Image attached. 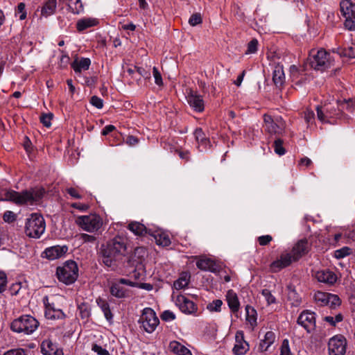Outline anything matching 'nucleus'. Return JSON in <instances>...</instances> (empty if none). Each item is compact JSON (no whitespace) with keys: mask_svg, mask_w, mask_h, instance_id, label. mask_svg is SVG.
<instances>
[{"mask_svg":"<svg viewBox=\"0 0 355 355\" xmlns=\"http://www.w3.org/2000/svg\"><path fill=\"white\" fill-rule=\"evenodd\" d=\"M67 192L69 193L72 198L76 199H80L81 195L79 194L78 191L75 188H68L67 189Z\"/></svg>","mask_w":355,"mask_h":355,"instance_id":"nucleus-61","label":"nucleus"},{"mask_svg":"<svg viewBox=\"0 0 355 355\" xmlns=\"http://www.w3.org/2000/svg\"><path fill=\"white\" fill-rule=\"evenodd\" d=\"M125 142L128 145L133 146L138 144L139 139L133 135H129L127 137Z\"/></svg>","mask_w":355,"mask_h":355,"instance_id":"nucleus-63","label":"nucleus"},{"mask_svg":"<svg viewBox=\"0 0 355 355\" xmlns=\"http://www.w3.org/2000/svg\"><path fill=\"white\" fill-rule=\"evenodd\" d=\"M223 302L220 300H215L207 306V309L211 311L219 312L221 309Z\"/></svg>","mask_w":355,"mask_h":355,"instance_id":"nucleus-42","label":"nucleus"},{"mask_svg":"<svg viewBox=\"0 0 355 355\" xmlns=\"http://www.w3.org/2000/svg\"><path fill=\"white\" fill-rule=\"evenodd\" d=\"M272 240L270 235H264L258 237V241L260 245H266Z\"/></svg>","mask_w":355,"mask_h":355,"instance_id":"nucleus-58","label":"nucleus"},{"mask_svg":"<svg viewBox=\"0 0 355 355\" xmlns=\"http://www.w3.org/2000/svg\"><path fill=\"white\" fill-rule=\"evenodd\" d=\"M195 139L198 144V148L202 147V149L200 150H207L210 148L211 142L209 138H207L202 131V128H198L194 131Z\"/></svg>","mask_w":355,"mask_h":355,"instance_id":"nucleus-23","label":"nucleus"},{"mask_svg":"<svg viewBox=\"0 0 355 355\" xmlns=\"http://www.w3.org/2000/svg\"><path fill=\"white\" fill-rule=\"evenodd\" d=\"M236 343L233 347L235 355H244L249 350V345L244 340V334L242 331H239L235 336Z\"/></svg>","mask_w":355,"mask_h":355,"instance_id":"nucleus-19","label":"nucleus"},{"mask_svg":"<svg viewBox=\"0 0 355 355\" xmlns=\"http://www.w3.org/2000/svg\"><path fill=\"white\" fill-rule=\"evenodd\" d=\"M189 282V277L186 274L182 275L173 283V286L176 290H180L187 287Z\"/></svg>","mask_w":355,"mask_h":355,"instance_id":"nucleus-38","label":"nucleus"},{"mask_svg":"<svg viewBox=\"0 0 355 355\" xmlns=\"http://www.w3.org/2000/svg\"><path fill=\"white\" fill-rule=\"evenodd\" d=\"M311 248V245L306 239H302L296 242L291 252V254L295 259L298 261L303 256L306 254Z\"/></svg>","mask_w":355,"mask_h":355,"instance_id":"nucleus-17","label":"nucleus"},{"mask_svg":"<svg viewBox=\"0 0 355 355\" xmlns=\"http://www.w3.org/2000/svg\"><path fill=\"white\" fill-rule=\"evenodd\" d=\"M280 355H294L291 351L288 339H284L282 341L280 347Z\"/></svg>","mask_w":355,"mask_h":355,"instance_id":"nucleus-45","label":"nucleus"},{"mask_svg":"<svg viewBox=\"0 0 355 355\" xmlns=\"http://www.w3.org/2000/svg\"><path fill=\"white\" fill-rule=\"evenodd\" d=\"M175 304L179 307L180 310L186 314H191L196 309V305L193 302L189 300L183 295H178L175 299Z\"/></svg>","mask_w":355,"mask_h":355,"instance_id":"nucleus-18","label":"nucleus"},{"mask_svg":"<svg viewBox=\"0 0 355 355\" xmlns=\"http://www.w3.org/2000/svg\"><path fill=\"white\" fill-rule=\"evenodd\" d=\"M314 277L318 282L330 285L334 284L337 280L336 275L329 269L316 271Z\"/></svg>","mask_w":355,"mask_h":355,"instance_id":"nucleus-20","label":"nucleus"},{"mask_svg":"<svg viewBox=\"0 0 355 355\" xmlns=\"http://www.w3.org/2000/svg\"><path fill=\"white\" fill-rule=\"evenodd\" d=\"M156 243L164 247L168 246L171 244V239L166 233H157L155 235Z\"/></svg>","mask_w":355,"mask_h":355,"instance_id":"nucleus-37","label":"nucleus"},{"mask_svg":"<svg viewBox=\"0 0 355 355\" xmlns=\"http://www.w3.org/2000/svg\"><path fill=\"white\" fill-rule=\"evenodd\" d=\"M43 303L45 306V317L51 320H60L65 318V314L60 309H55L54 304L49 302V297H43Z\"/></svg>","mask_w":355,"mask_h":355,"instance_id":"nucleus-15","label":"nucleus"},{"mask_svg":"<svg viewBox=\"0 0 355 355\" xmlns=\"http://www.w3.org/2000/svg\"><path fill=\"white\" fill-rule=\"evenodd\" d=\"M296 261L291 252H284L279 257L272 261L270 265V270L273 272L280 271L282 269L289 266L293 262Z\"/></svg>","mask_w":355,"mask_h":355,"instance_id":"nucleus-14","label":"nucleus"},{"mask_svg":"<svg viewBox=\"0 0 355 355\" xmlns=\"http://www.w3.org/2000/svg\"><path fill=\"white\" fill-rule=\"evenodd\" d=\"M168 347L173 353L177 355H192L188 348L176 340L171 341Z\"/></svg>","mask_w":355,"mask_h":355,"instance_id":"nucleus-27","label":"nucleus"},{"mask_svg":"<svg viewBox=\"0 0 355 355\" xmlns=\"http://www.w3.org/2000/svg\"><path fill=\"white\" fill-rule=\"evenodd\" d=\"M139 322L141 327L148 333L153 332L159 321L155 312L151 308H145L139 318Z\"/></svg>","mask_w":355,"mask_h":355,"instance_id":"nucleus-8","label":"nucleus"},{"mask_svg":"<svg viewBox=\"0 0 355 355\" xmlns=\"http://www.w3.org/2000/svg\"><path fill=\"white\" fill-rule=\"evenodd\" d=\"M44 193L43 188H35L22 192L8 190L5 191L3 198L0 197V200H9L18 205H33L43 198Z\"/></svg>","mask_w":355,"mask_h":355,"instance_id":"nucleus-2","label":"nucleus"},{"mask_svg":"<svg viewBox=\"0 0 355 355\" xmlns=\"http://www.w3.org/2000/svg\"><path fill=\"white\" fill-rule=\"evenodd\" d=\"M90 64L91 60L89 58H82L80 60H75L71 64V67L74 71L78 73H80L83 70H87Z\"/></svg>","mask_w":355,"mask_h":355,"instance_id":"nucleus-29","label":"nucleus"},{"mask_svg":"<svg viewBox=\"0 0 355 355\" xmlns=\"http://www.w3.org/2000/svg\"><path fill=\"white\" fill-rule=\"evenodd\" d=\"M128 228L133 232L135 235L141 236L147 234V228L144 225L139 223V222H132L130 223Z\"/></svg>","mask_w":355,"mask_h":355,"instance_id":"nucleus-32","label":"nucleus"},{"mask_svg":"<svg viewBox=\"0 0 355 355\" xmlns=\"http://www.w3.org/2000/svg\"><path fill=\"white\" fill-rule=\"evenodd\" d=\"M67 246L55 245L46 248L44 250V254L47 259L53 260L61 257L67 252Z\"/></svg>","mask_w":355,"mask_h":355,"instance_id":"nucleus-22","label":"nucleus"},{"mask_svg":"<svg viewBox=\"0 0 355 355\" xmlns=\"http://www.w3.org/2000/svg\"><path fill=\"white\" fill-rule=\"evenodd\" d=\"M78 310L80 316L82 319H88L91 315V308L90 306L85 302H83L78 305Z\"/></svg>","mask_w":355,"mask_h":355,"instance_id":"nucleus-39","label":"nucleus"},{"mask_svg":"<svg viewBox=\"0 0 355 355\" xmlns=\"http://www.w3.org/2000/svg\"><path fill=\"white\" fill-rule=\"evenodd\" d=\"M97 20L95 19H83L78 21L76 28L78 31H83L88 28L94 26L97 24Z\"/></svg>","mask_w":355,"mask_h":355,"instance_id":"nucleus-33","label":"nucleus"},{"mask_svg":"<svg viewBox=\"0 0 355 355\" xmlns=\"http://www.w3.org/2000/svg\"><path fill=\"white\" fill-rule=\"evenodd\" d=\"M202 21L200 13L193 14L189 19V23L191 26H194L201 24Z\"/></svg>","mask_w":355,"mask_h":355,"instance_id":"nucleus-49","label":"nucleus"},{"mask_svg":"<svg viewBox=\"0 0 355 355\" xmlns=\"http://www.w3.org/2000/svg\"><path fill=\"white\" fill-rule=\"evenodd\" d=\"M261 294L265 297L268 304H271L276 302V298L272 295L270 291L268 289H263Z\"/></svg>","mask_w":355,"mask_h":355,"instance_id":"nucleus-47","label":"nucleus"},{"mask_svg":"<svg viewBox=\"0 0 355 355\" xmlns=\"http://www.w3.org/2000/svg\"><path fill=\"white\" fill-rule=\"evenodd\" d=\"M340 12L345 18V26L349 31L355 30V3L352 0H343Z\"/></svg>","mask_w":355,"mask_h":355,"instance_id":"nucleus-9","label":"nucleus"},{"mask_svg":"<svg viewBox=\"0 0 355 355\" xmlns=\"http://www.w3.org/2000/svg\"><path fill=\"white\" fill-rule=\"evenodd\" d=\"M258 40L257 39H252L248 44L245 54L255 53L257 51Z\"/></svg>","mask_w":355,"mask_h":355,"instance_id":"nucleus-46","label":"nucleus"},{"mask_svg":"<svg viewBox=\"0 0 355 355\" xmlns=\"http://www.w3.org/2000/svg\"><path fill=\"white\" fill-rule=\"evenodd\" d=\"M226 300L229 308L233 313H236L239 310L240 302L236 293L232 291L229 290L226 294Z\"/></svg>","mask_w":355,"mask_h":355,"instance_id":"nucleus-24","label":"nucleus"},{"mask_svg":"<svg viewBox=\"0 0 355 355\" xmlns=\"http://www.w3.org/2000/svg\"><path fill=\"white\" fill-rule=\"evenodd\" d=\"M187 100L190 107L196 112H202L205 109L203 98L201 95L191 89L187 96Z\"/></svg>","mask_w":355,"mask_h":355,"instance_id":"nucleus-16","label":"nucleus"},{"mask_svg":"<svg viewBox=\"0 0 355 355\" xmlns=\"http://www.w3.org/2000/svg\"><path fill=\"white\" fill-rule=\"evenodd\" d=\"M76 223L83 230L94 232L101 227L103 220L100 216L93 214L77 217Z\"/></svg>","mask_w":355,"mask_h":355,"instance_id":"nucleus-7","label":"nucleus"},{"mask_svg":"<svg viewBox=\"0 0 355 355\" xmlns=\"http://www.w3.org/2000/svg\"><path fill=\"white\" fill-rule=\"evenodd\" d=\"M272 80L277 87H281L285 82V74L283 67L277 65L272 72Z\"/></svg>","mask_w":355,"mask_h":355,"instance_id":"nucleus-25","label":"nucleus"},{"mask_svg":"<svg viewBox=\"0 0 355 355\" xmlns=\"http://www.w3.org/2000/svg\"><path fill=\"white\" fill-rule=\"evenodd\" d=\"M127 250L126 239L122 236H115L105 243L101 244L98 254L102 262L107 267L116 265V263L122 259Z\"/></svg>","mask_w":355,"mask_h":355,"instance_id":"nucleus-1","label":"nucleus"},{"mask_svg":"<svg viewBox=\"0 0 355 355\" xmlns=\"http://www.w3.org/2000/svg\"><path fill=\"white\" fill-rule=\"evenodd\" d=\"M352 253V249L345 246L334 251V257L337 259H343Z\"/></svg>","mask_w":355,"mask_h":355,"instance_id":"nucleus-40","label":"nucleus"},{"mask_svg":"<svg viewBox=\"0 0 355 355\" xmlns=\"http://www.w3.org/2000/svg\"><path fill=\"white\" fill-rule=\"evenodd\" d=\"M340 304V300L336 295L329 294L328 304L330 308L335 309Z\"/></svg>","mask_w":355,"mask_h":355,"instance_id":"nucleus-44","label":"nucleus"},{"mask_svg":"<svg viewBox=\"0 0 355 355\" xmlns=\"http://www.w3.org/2000/svg\"><path fill=\"white\" fill-rule=\"evenodd\" d=\"M328 355H345L347 350V340L340 334L331 337L327 344Z\"/></svg>","mask_w":355,"mask_h":355,"instance_id":"nucleus-12","label":"nucleus"},{"mask_svg":"<svg viewBox=\"0 0 355 355\" xmlns=\"http://www.w3.org/2000/svg\"><path fill=\"white\" fill-rule=\"evenodd\" d=\"M273 148L275 153L280 156L286 153L285 148L283 147V140L281 139H277L274 141Z\"/></svg>","mask_w":355,"mask_h":355,"instance_id":"nucleus-41","label":"nucleus"},{"mask_svg":"<svg viewBox=\"0 0 355 355\" xmlns=\"http://www.w3.org/2000/svg\"><path fill=\"white\" fill-rule=\"evenodd\" d=\"M90 103L98 109H101L103 107V100L97 96H93L91 98Z\"/></svg>","mask_w":355,"mask_h":355,"instance_id":"nucleus-56","label":"nucleus"},{"mask_svg":"<svg viewBox=\"0 0 355 355\" xmlns=\"http://www.w3.org/2000/svg\"><path fill=\"white\" fill-rule=\"evenodd\" d=\"M7 276L5 272H0V293L3 292L6 286Z\"/></svg>","mask_w":355,"mask_h":355,"instance_id":"nucleus-60","label":"nucleus"},{"mask_svg":"<svg viewBox=\"0 0 355 355\" xmlns=\"http://www.w3.org/2000/svg\"><path fill=\"white\" fill-rule=\"evenodd\" d=\"M198 268L202 270L215 272L216 270V265L211 259L203 258L199 259L196 262Z\"/></svg>","mask_w":355,"mask_h":355,"instance_id":"nucleus-28","label":"nucleus"},{"mask_svg":"<svg viewBox=\"0 0 355 355\" xmlns=\"http://www.w3.org/2000/svg\"><path fill=\"white\" fill-rule=\"evenodd\" d=\"M137 285L130 279L121 278L119 280L112 282L110 286V293L116 298H125L130 296V290L125 288L124 286L135 287Z\"/></svg>","mask_w":355,"mask_h":355,"instance_id":"nucleus-11","label":"nucleus"},{"mask_svg":"<svg viewBox=\"0 0 355 355\" xmlns=\"http://www.w3.org/2000/svg\"><path fill=\"white\" fill-rule=\"evenodd\" d=\"M316 111L318 120L323 123L327 122V121L326 120V116L324 114V112L322 110V107L320 106H317Z\"/></svg>","mask_w":355,"mask_h":355,"instance_id":"nucleus-62","label":"nucleus"},{"mask_svg":"<svg viewBox=\"0 0 355 355\" xmlns=\"http://www.w3.org/2000/svg\"><path fill=\"white\" fill-rule=\"evenodd\" d=\"M17 218V215L12 211H6L3 216V219L6 223H12Z\"/></svg>","mask_w":355,"mask_h":355,"instance_id":"nucleus-50","label":"nucleus"},{"mask_svg":"<svg viewBox=\"0 0 355 355\" xmlns=\"http://www.w3.org/2000/svg\"><path fill=\"white\" fill-rule=\"evenodd\" d=\"M297 322L308 333H311L316 327L315 313L309 310H304L300 314Z\"/></svg>","mask_w":355,"mask_h":355,"instance_id":"nucleus-13","label":"nucleus"},{"mask_svg":"<svg viewBox=\"0 0 355 355\" xmlns=\"http://www.w3.org/2000/svg\"><path fill=\"white\" fill-rule=\"evenodd\" d=\"M68 6L73 14H80L83 11V5L81 0H68Z\"/></svg>","mask_w":355,"mask_h":355,"instance_id":"nucleus-35","label":"nucleus"},{"mask_svg":"<svg viewBox=\"0 0 355 355\" xmlns=\"http://www.w3.org/2000/svg\"><path fill=\"white\" fill-rule=\"evenodd\" d=\"M160 317L162 320L166 321V322L172 321L175 319V314L169 310L164 311L162 313Z\"/></svg>","mask_w":355,"mask_h":355,"instance_id":"nucleus-53","label":"nucleus"},{"mask_svg":"<svg viewBox=\"0 0 355 355\" xmlns=\"http://www.w3.org/2000/svg\"><path fill=\"white\" fill-rule=\"evenodd\" d=\"M41 352L44 355H63L62 350L58 349L57 345L50 339L42 341Z\"/></svg>","mask_w":355,"mask_h":355,"instance_id":"nucleus-21","label":"nucleus"},{"mask_svg":"<svg viewBox=\"0 0 355 355\" xmlns=\"http://www.w3.org/2000/svg\"><path fill=\"white\" fill-rule=\"evenodd\" d=\"M25 3H19L17 6V12L20 13L19 19L24 20L26 17V12L25 11Z\"/></svg>","mask_w":355,"mask_h":355,"instance_id":"nucleus-59","label":"nucleus"},{"mask_svg":"<svg viewBox=\"0 0 355 355\" xmlns=\"http://www.w3.org/2000/svg\"><path fill=\"white\" fill-rule=\"evenodd\" d=\"M52 116V114H44L40 116V121L44 126L49 128L51 125Z\"/></svg>","mask_w":355,"mask_h":355,"instance_id":"nucleus-54","label":"nucleus"},{"mask_svg":"<svg viewBox=\"0 0 355 355\" xmlns=\"http://www.w3.org/2000/svg\"><path fill=\"white\" fill-rule=\"evenodd\" d=\"M314 119H315V114H314L313 111L310 110H306L304 112V120H305L306 123L308 125L312 124L314 121Z\"/></svg>","mask_w":355,"mask_h":355,"instance_id":"nucleus-55","label":"nucleus"},{"mask_svg":"<svg viewBox=\"0 0 355 355\" xmlns=\"http://www.w3.org/2000/svg\"><path fill=\"white\" fill-rule=\"evenodd\" d=\"M153 74L155 78V84L158 86H162L163 85L162 78L161 73L156 67H154L153 69Z\"/></svg>","mask_w":355,"mask_h":355,"instance_id":"nucleus-52","label":"nucleus"},{"mask_svg":"<svg viewBox=\"0 0 355 355\" xmlns=\"http://www.w3.org/2000/svg\"><path fill=\"white\" fill-rule=\"evenodd\" d=\"M263 128L265 132L271 135H280L284 130L285 124L282 117L274 119L270 115L265 114L263 115Z\"/></svg>","mask_w":355,"mask_h":355,"instance_id":"nucleus-10","label":"nucleus"},{"mask_svg":"<svg viewBox=\"0 0 355 355\" xmlns=\"http://www.w3.org/2000/svg\"><path fill=\"white\" fill-rule=\"evenodd\" d=\"M28 351L22 348H15L4 352L3 355H27Z\"/></svg>","mask_w":355,"mask_h":355,"instance_id":"nucleus-48","label":"nucleus"},{"mask_svg":"<svg viewBox=\"0 0 355 355\" xmlns=\"http://www.w3.org/2000/svg\"><path fill=\"white\" fill-rule=\"evenodd\" d=\"M275 340V334L272 331H267L264 338L260 341L259 350L261 352H266L274 343Z\"/></svg>","mask_w":355,"mask_h":355,"instance_id":"nucleus-26","label":"nucleus"},{"mask_svg":"<svg viewBox=\"0 0 355 355\" xmlns=\"http://www.w3.org/2000/svg\"><path fill=\"white\" fill-rule=\"evenodd\" d=\"M92 349L98 355H110L107 349H103L101 346L97 344H94Z\"/></svg>","mask_w":355,"mask_h":355,"instance_id":"nucleus-57","label":"nucleus"},{"mask_svg":"<svg viewBox=\"0 0 355 355\" xmlns=\"http://www.w3.org/2000/svg\"><path fill=\"white\" fill-rule=\"evenodd\" d=\"M309 62L311 67L315 70L324 71L329 68L334 62L331 54L324 49L315 52L312 50L309 57Z\"/></svg>","mask_w":355,"mask_h":355,"instance_id":"nucleus-5","label":"nucleus"},{"mask_svg":"<svg viewBox=\"0 0 355 355\" xmlns=\"http://www.w3.org/2000/svg\"><path fill=\"white\" fill-rule=\"evenodd\" d=\"M340 55L349 58H355V44H352L342 51Z\"/></svg>","mask_w":355,"mask_h":355,"instance_id":"nucleus-43","label":"nucleus"},{"mask_svg":"<svg viewBox=\"0 0 355 355\" xmlns=\"http://www.w3.org/2000/svg\"><path fill=\"white\" fill-rule=\"evenodd\" d=\"M78 268L74 261H66L62 266L56 270V275L60 282L69 285L73 284L78 278Z\"/></svg>","mask_w":355,"mask_h":355,"instance_id":"nucleus-6","label":"nucleus"},{"mask_svg":"<svg viewBox=\"0 0 355 355\" xmlns=\"http://www.w3.org/2000/svg\"><path fill=\"white\" fill-rule=\"evenodd\" d=\"M329 294L321 291H318L314 294V300L315 303L320 306L328 304Z\"/></svg>","mask_w":355,"mask_h":355,"instance_id":"nucleus-36","label":"nucleus"},{"mask_svg":"<svg viewBox=\"0 0 355 355\" xmlns=\"http://www.w3.org/2000/svg\"><path fill=\"white\" fill-rule=\"evenodd\" d=\"M246 311V320L250 323L253 329L257 325V311L251 306L247 305L245 306Z\"/></svg>","mask_w":355,"mask_h":355,"instance_id":"nucleus-34","label":"nucleus"},{"mask_svg":"<svg viewBox=\"0 0 355 355\" xmlns=\"http://www.w3.org/2000/svg\"><path fill=\"white\" fill-rule=\"evenodd\" d=\"M115 129L116 128L113 125H105L102 130L101 135L104 136L107 135L108 134L114 131Z\"/></svg>","mask_w":355,"mask_h":355,"instance_id":"nucleus-64","label":"nucleus"},{"mask_svg":"<svg viewBox=\"0 0 355 355\" xmlns=\"http://www.w3.org/2000/svg\"><path fill=\"white\" fill-rule=\"evenodd\" d=\"M22 288L21 282H16L12 284L10 287V292L12 295H17L20 294Z\"/></svg>","mask_w":355,"mask_h":355,"instance_id":"nucleus-51","label":"nucleus"},{"mask_svg":"<svg viewBox=\"0 0 355 355\" xmlns=\"http://www.w3.org/2000/svg\"><path fill=\"white\" fill-rule=\"evenodd\" d=\"M39 324V322L35 318L30 315H24L14 320L10 328L15 332L30 335L38 328Z\"/></svg>","mask_w":355,"mask_h":355,"instance_id":"nucleus-4","label":"nucleus"},{"mask_svg":"<svg viewBox=\"0 0 355 355\" xmlns=\"http://www.w3.org/2000/svg\"><path fill=\"white\" fill-rule=\"evenodd\" d=\"M45 229L46 223L42 215L34 213L26 219L25 233L28 237L39 239L44 234Z\"/></svg>","mask_w":355,"mask_h":355,"instance_id":"nucleus-3","label":"nucleus"},{"mask_svg":"<svg viewBox=\"0 0 355 355\" xmlns=\"http://www.w3.org/2000/svg\"><path fill=\"white\" fill-rule=\"evenodd\" d=\"M96 303L103 311L106 320L107 321H111L113 318V315L111 312L109 304L101 298H98L96 300Z\"/></svg>","mask_w":355,"mask_h":355,"instance_id":"nucleus-31","label":"nucleus"},{"mask_svg":"<svg viewBox=\"0 0 355 355\" xmlns=\"http://www.w3.org/2000/svg\"><path fill=\"white\" fill-rule=\"evenodd\" d=\"M57 8V0H47L41 10L43 16L49 17L54 14Z\"/></svg>","mask_w":355,"mask_h":355,"instance_id":"nucleus-30","label":"nucleus"}]
</instances>
